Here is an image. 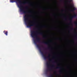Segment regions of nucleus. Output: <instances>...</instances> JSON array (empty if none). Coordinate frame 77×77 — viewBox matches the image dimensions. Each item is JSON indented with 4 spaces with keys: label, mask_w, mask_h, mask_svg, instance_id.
Instances as JSON below:
<instances>
[{
    "label": "nucleus",
    "mask_w": 77,
    "mask_h": 77,
    "mask_svg": "<svg viewBox=\"0 0 77 77\" xmlns=\"http://www.w3.org/2000/svg\"><path fill=\"white\" fill-rule=\"evenodd\" d=\"M42 43H43V44H46V45H48V42H46L45 41H43L42 42Z\"/></svg>",
    "instance_id": "obj_6"
},
{
    "label": "nucleus",
    "mask_w": 77,
    "mask_h": 77,
    "mask_svg": "<svg viewBox=\"0 0 77 77\" xmlns=\"http://www.w3.org/2000/svg\"><path fill=\"white\" fill-rule=\"evenodd\" d=\"M54 72H56V71H55Z\"/></svg>",
    "instance_id": "obj_24"
},
{
    "label": "nucleus",
    "mask_w": 77,
    "mask_h": 77,
    "mask_svg": "<svg viewBox=\"0 0 77 77\" xmlns=\"http://www.w3.org/2000/svg\"><path fill=\"white\" fill-rule=\"evenodd\" d=\"M57 39H59V38H58Z\"/></svg>",
    "instance_id": "obj_28"
},
{
    "label": "nucleus",
    "mask_w": 77,
    "mask_h": 77,
    "mask_svg": "<svg viewBox=\"0 0 77 77\" xmlns=\"http://www.w3.org/2000/svg\"><path fill=\"white\" fill-rule=\"evenodd\" d=\"M31 35L32 38L36 37V39L34 41L35 44H36L37 42L41 43V38L38 37V35H43V33L42 32H38V31L32 30L31 31Z\"/></svg>",
    "instance_id": "obj_2"
},
{
    "label": "nucleus",
    "mask_w": 77,
    "mask_h": 77,
    "mask_svg": "<svg viewBox=\"0 0 77 77\" xmlns=\"http://www.w3.org/2000/svg\"><path fill=\"white\" fill-rule=\"evenodd\" d=\"M62 11H63V10H62Z\"/></svg>",
    "instance_id": "obj_27"
},
{
    "label": "nucleus",
    "mask_w": 77,
    "mask_h": 77,
    "mask_svg": "<svg viewBox=\"0 0 77 77\" xmlns=\"http://www.w3.org/2000/svg\"><path fill=\"white\" fill-rule=\"evenodd\" d=\"M71 24V23H69V24Z\"/></svg>",
    "instance_id": "obj_26"
},
{
    "label": "nucleus",
    "mask_w": 77,
    "mask_h": 77,
    "mask_svg": "<svg viewBox=\"0 0 77 77\" xmlns=\"http://www.w3.org/2000/svg\"><path fill=\"white\" fill-rule=\"evenodd\" d=\"M43 27H46V26H43Z\"/></svg>",
    "instance_id": "obj_17"
},
{
    "label": "nucleus",
    "mask_w": 77,
    "mask_h": 77,
    "mask_svg": "<svg viewBox=\"0 0 77 77\" xmlns=\"http://www.w3.org/2000/svg\"><path fill=\"white\" fill-rule=\"evenodd\" d=\"M48 49L49 50H50V49H51V48H50V47H49L48 48Z\"/></svg>",
    "instance_id": "obj_13"
},
{
    "label": "nucleus",
    "mask_w": 77,
    "mask_h": 77,
    "mask_svg": "<svg viewBox=\"0 0 77 77\" xmlns=\"http://www.w3.org/2000/svg\"><path fill=\"white\" fill-rule=\"evenodd\" d=\"M49 77H54V76H53V75L51 74V75L49 76Z\"/></svg>",
    "instance_id": "obj_9"
},
{
    "label": "nucleus",
    "mask_w": 77,
    "mask_h": 77,
    "mask_svg": "<svg viewBox=\"0 0 77 77\" xmlns=\"http://www.w3.org/2000/svg\"><path fill=\"white\" fill-rule=\"evenodd\" d=\"M54 65H52V66H51V65L50 64V63H47V68H50L49 69V71H52V69H51L53 67H54Z\"/></svg>",
    "instance_id": "obj_5"
},
{
    "label": "nucleus",
    "mask_w": 77,
    "mask_h": 77,
    "mask_svg": "<svg viewBox=\"0 0 77 77\" xmlns=\"http://www.w3.org/2000/svg\"><path fill=\"white\" fill-rule=\"evenodd\" d=\"M49 77H54V76H53V75L51 74V75L49 76Z\"/></svg>",
    "instance_id": "obj_10"
},
{
    "label": "nucleus",
    "mask_w": 77,
    "mask_h": 77,
    "mask_svg": "<svg viewBox=\"0 0 77 77\" xmlns=\"http://www.w3.org/2000/svg\"><path fill=\"white\" fill-rule=\"evenodd\" d=\"M59 72H60V73H62V70H60L59 71Z\"/></svg>",
    "instance_id": "obj_12"
},
{
    "label": "nucleus",
    "mask_w": 77,
    "mask_h": 77,
    "mask_svg": "<svg viewBox=\"0 0 77 77\" xmlns=\"http://www.w3.org/2000/svg\"><path fill=\"white\" fill-rule=\"evenodd\" d=\"M16 0L17 1V2H18V3L19 4V5H18V6L20 9V12H23L24 14H25L24 16V21L26 24L28 25H27V27H31L32 26H37L38 25L36 24V23H33V21L29 20L28 17H31V16H27V14L32 13V11H26V10H27L28 9H29V7H28V6H26L24 8H23V5H26V4H29V2H23L21 0ZM10 1L11 3H14L15 2L14 0H10Z\"/></svg>",
    "instance_id": "obj_1"
},
{
    "label": "nucleus",
    "mask_w": 77,
    "mask_h": 77,
    "mask_svg": "<svg viewBox=\"0 0 77 77\" xmlns=\"http://www.w3.org/2000/svg\"><path fill=\"white\" fill-rule=\"evenodd\" d=\"M41 45H37V46L39 48L40 52L42 53V55L44 57L45 59H48L49 61L51 62H53V60L52 59H50V57L51 56V55L50 54H49L48 56H45V55L44 54V53L41 51Z\"/></svg>",
    "instance_id": "obj_3"
},
{
    "label": "nucleus",
    "mask_w": 77,
    "mask_h": 77,
    "mask_svg": "<svg viewBox=\"0 0 77 77\" xmlns=\"http://www.w3.org/2000/svg\"><path fill=\"white\" fill-rule=\"evenodd\" d=\"M58 66H59V64H58Z\"/></svg>",
    "instance_id": "obj_25"
},
{
    "label": "nucleus",
    "mask_w": 77,
    "mask_h": 77,
    "mask_svg": "<svg viewBox=\"0 0 77 77\" xmlns=\"http://www.w3.org/2000/svg\"><path fill=\"white\" fill-rule=\"evenodd\" d=\"M71 8H73V9L71 10V11L73 12L74 14V15L73 16H72L69 19V21H70V23H72V19L73 18H76L77 16V14H75V12H74V11L76 10V8L74 7L73 5H71Z\"/></svg>",
    "instance_id": "obj_4"
},
{
    "label": "nucleus",
    "mask_w": 77,
    "mask_h": 77,
    "mask_svg": "<svg viewBox=\"0 0 77 77\" xmlns=\"http://www.w3.org/2000/svg\"><path fill=\"white\" fill-rule=\"evenodd\" d=\"M72 29H73V28H72L71 29V30H72Z\"/></svg>",
    "instance_id": "obj_23"
},
{
    "label": "nucleus",
    "mask_w": 77,
    "mask_h": 77,
    "mask_svg": "<svg viewBox=\"0 0 77 77\" xmlns=\"http://www.w3.org/2000/svg\"><path fill=\"white\" fill-rule=\"evenodd\" d=\"M45 36H44L43 37V38H45Z\"/></svg>",
    "instance_id": "obj_19"
},
{
    "label": "nucleus",
    "mask_w": 77,
    "mask_h": 77,
    "mask_svg": "<svg viewBox=\"0 0 77 77\" xmlns=\"http://www.w3.org/2000/svg\"><path fill=\"white\" fill-rule=\"evenodd\" d=\"M65 18V20H67V19H66V18Z\"/></svg>",
    "instance_id": "obj_16"
},
{
    "label": "nucleus",
    "mask_w": 77,
    "mask_h": 77,
    "mask_svg": "<svg viewBox=\"0 0 77 77\" xmlns=\"http://www.w3.org/2000/svg\"><path fill=\"white\" fill-rule=\"evenodd\" d=\"M4 34H5V35H6V36H7L8 35V31H4Z\"/></svg>",
    "instance_id": "obj_7"
},
{
    "label": "nucleus",
    "mask_w": 77,
    "mask_h": 77,
    "mask_svg": "<svg viewBox=\"0 0 77 77\" xmlns=\"http://www.w3.org/2000/svg\"><path fill=\"white\" fill-rule=\"evenodd\" d=\"M48 71H47V72H46V74H48V73L47 72H48Z\"/></svg>",
    "instance_id": "obj_15"
},
{
    "label": "nucleus",
    "mask_w": 77,
    "mask_h": 77,
    "mask_svg": "<svg viewBox=\"0 0 77 77\" xmlns=\"http://www.w3.org/2000/svg\"><path fill=\"white\" fill-rule=\"evenodd\" d=\"M56 69H62V67H57L56 68Z\"/></svg>",
    "instance_id": "obj_8"
},
{
    "label": "nucleus",
    "mask_w": 77,
    "mask_h": 77,
    "mask_svg": "<svg viewBox=\"0 0 77 77\" xmlns=\"http://www.w3.org/2000/svg\"><path fill=\"white\" fill-rule=\"evenodd\" d=\"M33 29V30H38V29L36 27H34Z\"/></svg>",
    "instance_id": "obj_11"
},
{
    "label": "nucleus",
    "mask_w": 77,
    "mask_h": 77,
    "mask_svg": "<svg viewBox=\"0 0 77 77\" xmlns=\"http://www.w3.org/2000/svg\"><path fill=\"white\" fill-rule=\"evenodd\" d=\"M70 1H71V2H72V0H70Z\"/></svg>",
    "instance_id": "obj_21"
},
{
    "label": "nucleus",
    "mask_w": 77,
    "mask_h": 77,
    "mask_svg": "<svg viewBox=\"0 0 77 77\" xmlns=\"http://www.w3.org/2000/svg\"><path fill=\"white\" fill-rule=\"evenodd\" d=\"M44 49H45V50H46V49H47V48H44Z\"/></svg>",
    "instance_id": "obj_22"
},
{
    "label": "nucleus",
    "mask_w": 77,
    "mask_h": 77,
    "mask_svg": "<svg viewBox=\"0 0 77 77\" xmlns=\"http://www.w3.org/2000/svg\"><path fill=\"white\" fill-rule=\"evenodd\" d=\"M68 2H69V3H70L71 2V1H70V0L68 1Z\"/></svg>",
    "instance_id": "obj_14"
},
{
    "label": "nucleus",
    "mask_w": 77,
    "mask_h": 77,
    "mask_svg": "<svg viewBox=\"0 0 77 77\" xmlns=\"http://www.w3.org/2000/svg\"><path fill=\"white\" fill-rule=\"evenodd\" d=\"M62 0H60V2H62Z\"/></svg>",
    "instance_id": "obj_20"
},
{
    "label": "nucleus",
    "mask_w": 77,
    "mask_h": 77,
    "mask_svg": "<svg viewBox=\"0 0 77 77\" xmlns=\"http://www.w3.org/2000/svg\"><path fill=\"white\" fill-rule=\"evenodd\" d=\"M75 25H77V23L76 22L75 23Z\"/></svg>",
    "instance_id": "obj_18"
}]
</instances>
